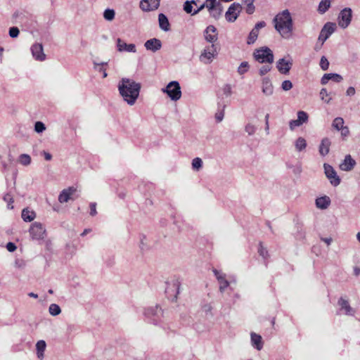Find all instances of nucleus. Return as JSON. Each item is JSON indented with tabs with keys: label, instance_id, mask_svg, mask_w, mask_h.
Here are the masks:
<instances>
[{
	"label": "nucleus",
	"instance_id": "obj_1",
	"mask_svg": "<svg viewBox=\"0 0 360 360\" xmlns=\"http://www.w3.org/2000/svg\"><path fill=\"white\" fill-rule=\"evenodd\" d=\"M120 94L129 105H133L140 93L141 84L129 78H122L118 84Z\"/></svg>",
	"mask_w": 360,
	"mask_h": 360
},
{
	"label": "nucleus",
	"instance_id": "obj_2",
	"mask_svg": "<svg viewBox=\"0 0 360 360\" xmlns=\"http://www.w3.org/2000/svg\"><path fill=\"white\" fill-rule=\"evenodd\" d=\"M276 30L283 38H288L292 31V19L288 9L278 13L273 20Z\"/></svg>",
	"mask_w": 360,
	"mask_h": 360
},
{
	"label": "nucleus",
	"instance_id": "obj_3",
	"mask_svg": "<svg viewBox=\"0 0 360 360\" xmlns=\"http://www.w3.org/2000/svg\"><path fill=\"white\" fill-rule=\"evenodd\" d=\"M253 56L255 60L260 63L271 64L274 62L273 52L266 46L256 49L253 53Z\"/></svg>",
	"mask_w": 360,
	"mask_h": 360
},
{
	"label": "nucleus",
	"instance_id": "obj_4",
	"mask_svg": "<svg viewBox=\"0 0 360 360\" xmlns=\"http://www.w3.org/2000/svg\"><path fill=\"white\" fill-rule=\"evenodd\" d=\"M162 91L166 93L172 101H176L181 97V91L179 83L176 81L170 82Z\"/></svg>",
	"mask_w": 360,
	"mask_h": 360
},
{
	"label": "nucleus",
	"instance_id": "obj_5",
	"mask_svg": "<svg viewBox=\"0 0 360 360\" xmlns=\"http://www.w3.org/2000/svg\"><path fill=\"white\" fill-rule=\"evenodd\" d=\"M166 283L165 293L167 297L172 301L176 300L177 295L179 293L180 281L177 278H172Z\"/></svg>",
	"mask_w": 360,
	"mask_h": 360
},
{
	"label": "nucleus",
	"instance_id": "obj_6",
	"mask_svg": "<svg viewBox=\"0 0 360 360\" xmlns=\"http://www.w3.org/2000/svg\"><path fill=\"white\" fill-rule=\"evenodd\" d=\"M29 232L33 240H43L46 236L45 226L41 223L37 221L31 224Z\"/></svg>",
	"mask_w": 360,
	"mask_h": 360
},
{
	"label": "nucleus",
	"instance_id": "obj_7",
	"mask_svg": "<svg viewBox=\"0 0 360 360\" xmlns=\"http://www.w3.org/2000/svg\"><path fill=\"white\" fill-rule=\"evenodd\" d=\"M217 51L214 44L207 46L200 56L201 62L209 64L217 56Z\"/></svg>",
	"mask_w": 360,
	"mask_h": 360
},
{
	"label": "nucleus",
	"instance_id": "obj_8",
	"mask_svg": "<svg viewBox=\"0 0 360 360\" xmlns=\"http://www.w3.org/2000/svg\"><path fill=\"white\" fill-rule=\"evenodd\" d=\"M352 18V11L350 8L342 9L338 16V25L342 29L347 28L351 23Z\"/></svg>",
	"mask_w": 360,
	"mask_h": 360
},
{
	"label": "nucleus",
	"instance_id": "obj_9",
	"mask_svg": "<svg viewBox=\"0 0 360 360\" xmlns=\"http://www.w3.org/2000/svg\"><path fill=\"white\" fill-rule=\"evenodd\" d=\"M242 6L240 4H232L225 13V18L226 20L231 22H234L238 18Z\"/></svg>",
	"mask_w": 360,
	"mask_h": 360
},
{
	"label": "nucleus",
	"instance_id": "obj_10",
	"mask_svg": "<svg viewBox=\"0 0 360 360\" xmlns=\"http://www.w3.org/2000/svg\"><path fill=\"white\" fill-rule=\"evenodd\" d=\"M336 25L333 22H327L324 25L319 36V41L323 44L328 38L335 32Z\"/></svg>",
	"mask_w": 360,
	"mask_h": 360
},
{
	"label": "nucleus",
	"instance_id": "obj_11",
	"mask_svg": "<svg viewBox=\"0 0 360 360\" xmlns=\"http://www.w3.org/2000/svg\"><path fill=\"white\" fill-rule=\"evenodd\" d=\"M323 167L326 176L329 179L330 184L334 186H338L340 183V179L337 175L333 167L326 163L323 165Z\"/></svg>",
	"mask_w": 360,
	"mask_h": 360
},
{
	"label": "nucleus",
	"instance_id": "obj_12",
	"mask_svg": "<svg viewBox=\"0 0 360 360\" xmlns=\"http://www.w3.org/2000/svg\"><path fill=\"white\" fill-rule=\"evenodd\" d=\"M77 189L72 186L63 190L58 196L59 202H66L68 200H75L76 198H75V195Z\"/></svg>",
	"mask_w": 360,
	"mask_h": 360
},
{
	"label": "nucleus",
	"instance_id": "obj_13",
	"mask_svg": "<svg viewBox=\"0 0 360 360\" xmlns=\"http://www.w3.org/2000/svg\"><path fill=\"white\" fill-rule=\"evenodd\" d=\"M265 26L266 22L264 21H260L257 22L255 25L254 28L250 31L248 37L247 44H254L258 37L259 30L264 27Z\"/></svg>",
	"mask_w": 360,
	"mask_h": 360
},
{
	"label": "nucleus",
	"instance_id": "obj_14",
	"mask_svg": "<svg viewBox=\"0 0 360 360\" xmlns=\"http://www.w3.org/2000/svg\"><path fill=\"white\" fill-rule=\"evenodd\" d=\"M160 0H141L140 8L143 11H155L160 6Z\"/></svg>",
	"mask_w": 360,
	"mask_h": 360
},
{
	"label": "nucleus",
	"instance_id": "obj_15",
	"mask_svg": "<svg viewBox=\"0 0 360 360\" xmlns=\"http://www.w3.org/2000/svg\"><path fill=\"white\" fill-rule=\"evenodd\" d=\"M162 309L158 306H155L154 307H149L146 309L145 314L153 319V321L154 324H158V321L160 320V316H162Z\"/></svg>",
	"mask_w": 360,
	"mask_h": 360
},
{
	"label": "nucleus",
	"instance_id": "obj_16",
	"mask_svg": "<svg viewBox=\"0 0 360 360\" xmlns=\"http://www.w3.org/2000/svg\"><path fill=\"white\" fill-rule=\"evenodd\" d=\"M33 57L39 61H43L46 58V55L44 53L43 46L41 44H34L31 48Z\"/></svg>",
	"mask_w": 360,
	"mask_h": 360
},
{
	"label": "nucleus",
	"instance_id": "obj_17",
	"mask_svg": "<svg viewBox=\"0 0 360 360\" xmlns=\"http://www.w3.org/2000/svg\"><path fill=\"white\" fill-rule=\"evenodd\" d=\"M292 65L291 61H287L285 58H281L276 63V68L280 73L287 75L291 69Z\"/></svg>",
	"mask_w": 360,
	"mask_h": 360
},
{
	"label": "nucleus",
	"instance_id": "obj_18",
	"mask_svg": "<svg viewBox=\"0 0 360 360\" xmlns=\"http://www.w3.org/2000/svg\"><path fill=\"white\" fill-rule=\"evenodd\" d=\"M117 51L120 52L127 51L135 53L136 51V46L134 44H126L120 38L117 39Z\"/></svg>",
	"mask_w": 360,
	"mask_h": 360
},
{
	"label": "nucleus",
	"instance_id": "obj_19",
	"mask_svg": "<svg viewBox=\"0 0 360 360\" xmlns=\"http://www.w3.org/2000/svg\"><path fill=\"white\" fill-rule=\"evenodd\" d=\"M144 46L148 51L156 52L161 49L162 42L158 39L153 38L147 40L144 44Z\"/></svg>",
	"mask_w": 360,
	"mask_h": 360
},
{
	"label": "nucleus",
	"instance_id": "obj_20",
	"mask_svg": "<svg viewBox=\"0 0 360 360\" xmlns=\"http://www.w3.org/2000/svg\"><path fill=\"white\" fill-rule=\"evenodd\" d=\"M262 93L266 96H271L274 93V86L269 77H264L262 80Z\"/></svg>",
	"mask_w": 360,
	"mask_h": 360
},
{
	"label": "nucleus",
	"instance_id": "obj_21",
	"mask_svg": "<svg viewBox=\"0 0 360 360\" xmlns=\"http://www.w3.org/2000/svg\"><path fill=\"white\" fill-rule=\"evenodd\" d=\"M216 32L217 29L214 26L209 25L205 30V39L210 43L214 42L217 39Z\"/></svg>",
	"mask_w": 360,
	"mask_h": 360
},
{
	"label": "nucleus",
	"instance_id": "obj_22",
	"mask_svg": "<svg viewBox=\"0 0 360 360\" xmlns=\"http://www.w3.org/2000/svg\"><path fill=\"white\" fill-rule=\"evenodd\" d=\"M355 164H356L355 160L352 158L350 155H347L345 156L343 162H342L340 165V168L342 171L348 172V171L352 170L354 168Z\"/></svg>",
	"mask_w": 360,
	"mask_h": 360
},
{
	"label": "nucleus",
	"instance_id": "obj_23",
	"mask_svg": "<svg viewBox=\"0 0 360 360\" xmlns=\"http://www.w3.org/2000/svg\"><path fill=\"white\" fill-rule=\"evenodd\" d=\"M343 79L342 77L337 73H328L323 75L321 79V83L323 85H325L328 83L329 80H333L335 82H340Z\"/></svg>",
	"mask_w": 360,
	"mask_h": 360
},
{
	"label": "nucleus",
	"instance_id": "obj_24",
	"mask_svg": "<svg viewBox=\"0 0 360 360\" xmlns=\"http://www.w3.org/2000/svg\"><path fill=\"white\" fill-rule=\"evenodd\" d=\"M331 142L330 139L327 137L323 138L321 140V144L319 146V153L322 156H326L328 154Z\"/></svg>",
	"mask_w": 360,
	"mask_h": 360
},
{
	"label": "nucleus",
	"instance_id": "obj_25",
	"mask_svg": "<svg viewBox=\"0 0 360 360\" xmlns=\"http://www.w3.org/2000/svg\"><path fill=\"white\" fill-rule=\"evenodd\" d=\"M338 304L340 306L341 309L345 310V314L352 316L354 314V309L350 307L349 302L347 300L343 297H340L338 300Z\"/></svg>",
	"mask_w": 360,
	"mask_h": 360
},
{
	"label": "nucleus",
	"instance_id": "obj_26",
	"mask_svg": "<svg viewBox=\"0 0 360 360\" xmlns=\"http://www.w3.org/2000/svg\"><path fill=\"white\" fill-rule=\"evenodd\" d=\"M158 22L160 28L162 30L165 32H168L169 30H170V24L169 20L165 14L160 13L158 15Z\"/></svg>",
	"mask_w": 360,
	"mask_h": 360
},
{
	"label": "nucleus",
	"instance_id": "obj_27",
	"mask_svg": "<svg viewBox=\"0 0 360 360\" xmlns=\"http://www.w3.org/2000/svg\"><path fill=\"white\" fill-rule=\"evenodd\" d=\"M251 342L252 345L256 348L257 350H261L263 347V342L262 340V337L259 335L256 334L255 333H251Z\"/></svg>",
	"mask_w": 360,
	"mask_h": 360
},
{
	"label": "nucleus",
	"instance_id": "obj_28",
	"mask_svg": "<svg viewBox=\"0 0 360 360\" xmlns=\"http://www.w3.org/2000/svg\"><path fill=\"white\" fill-rule=\"evenodd\" d=\"M46 347V344L44 340H39L36 344L37 356L40 360H42L44 357V352Z\"/></svg>",
	"mask_w": 360,
	"mask_h": 360
},
{
	"label": "nucleus",
	"instance_id": "obj_29",
	"mask_svg": "<svg viewBox=\"0 0 360 360\" xmlns=\"http://www.w3.org/2000/svg\"><path fill=\"white\" fill-rule=\"evenodd\" d=\"M22 218L25 221H32L36 217L35 212L28 207L24 208L22 211Z\"/></svg>",
	"mask_w": 360,
	"mask_h": 360
},
{
	"label": "nucleus",
	"instance_id": "obj_30",
	"mask_svg": "<svg viewBox=\"0 0 360 360\" xmlns=\"http://www.w3.org/2000/svg\"><path fill=\"white\" fill-rule=\"evenodd\" d=\"M78 210L81 211L82 213H85L89 211V214L91 216H94L96 214V204H90L89 206H87V204H84V206H82V207H78Z\"/></svg>",
	"mask_w": 360,
	"mask_h": 360
},
{
	"label": "nucleus",
	"instance_id": "obj_31",
	"mask_svg": "<svg viewBox=\"0 0 360 360\" xmlns=\"http://www.w3.org/2000/svg\"><path fill=\"white\" fill-rule=\"evenodd\" d=\"M221 1H220V0H219V1L217 0V4H216V8L212 12V16L214 19H219L222 14L223 6H222Z\"/></svg>",
	"mask_w": 360,
	"mask_h": 360
},
{
	"label": "nucleus",
	"instance_id": "obj_32",
	"mask_svg": "<svg viewBox=\"0 0 360 360\" xmlns=\"http://www.w3.org/2000/svg\"><path fill=\"white\" fill-rule=\"evenodd\" d=\"M332 0H321L319 4L318 11L323 14L326 13L330 6Z\"/></svg>",
	"mask_w": 360,
	"mask_h": 360
},
{
	"label": "nucleus",
	"instance_id": "obj_33",
	"mask_svg": "<svg viewBox=\"0 0 360 360\" xmlns=\"http://www.w3.org/2000/svg\"><path fill=\"white\" fill-rule=\"evenodd\" d=\"M344 119L341 117H335L332 123V127L337 131H340L344 127Z\"/></svg>",
	"mask_w": 360,
	"mask_h": 360
},
{
	"label": "nucleus",
	"instance_id": "obj_34",
	"mask_svg": "<svg viewBox=\"0 0 360 360\" xmlns=\"http://www.w3.org/2000/svg\"><path fill=\"white\" fill-rule=\"evenodd\" d=\"M255 0H243L244 4L246 5L245 11L248 14H252L255 11L254 6Z\"/></svg>",
	"mask_w": 360,
	"mask_h": 360
},
{
	"label": "nucleus",
	"instance_id": "obj_35",
	"mask_svg": "<svg viewBox=\"0 0 360 360\" xmlns=\"http://www.w3.org/2000/svg\"><path fill=\"white\" fill-rule=\"evenodd\" d=\"M307 147L306 140L302 137H299L295 141V148L297 151H302Z\"/></svg>",
	"mask_w": 360,
	"mask_h": 360
},
{
	"label": "nucleus",
	"instance_id": "obj_36",
	"mask_svg": "<svg viewBox=\"0 0 360 360\" xmlns=\"http://www.w3.org/2000/svg\"><path fill=\"white\" fill-rule=\"evenodd\" d=\"M249 69H250V65H249L248 62L243 61L240 64L239 67L238 68L237 71L240 75H243L245 73L248 72Z\"/></svg>",
	"mask_w": 360,
	"mask_h": 360
},
{
	"label": "nucleus",
	"instance_id": "obj_37",
	"mask_svg": "<svg viewBox=\"0 0 360 360\" xmlns=\"http://www.w3.org/2000/svg\"><path fill=\"white\" fill-rule=\"evenodd\" d=\"M115 16V12L113 9L107 8L103 12V18L108 21H112Z\"/></svg>",
	"mask_w": 360,
	"mask_h": 360
},
{
	"label": "nucleus",
	"instance_id": "obj_38",
	"mask_svg": "<svg viewBox=\"0 0 360 360\" xmlns=\"http://www.w3.org/2000/svg\"><path fill=\"white\" fill-rule=\"evenodd\" d=\"M49 311L52 316H57L61 313L60 307L56 304H51L49 307Z\"/></svg>",
	"mask_w": 360,
	"mask_h": 360
},
{
	"label": "nucleus",
	"instance_id": "obj_39",
	"mask_svg": "<svg viewBox=\"0 0 360 360\" xmlns=\"http://www.w3.org/2000/svg\"><path fill=\"white\" fill-rule=\"evenodd\" d=\"M19 162L24 166L30 165L31 163V158L27 154H22L19 157Z\"/></svg>",
	"mask_w": 360,
	"mask_h": 360
},
{
	"label": "nucleus",
	"instance_id": "obj_40",
	"mask_svg": "<svg viewBox=\"0 0 360 360\" xmlns=\"http://www.w3.org/2000/svg\"><path fill=\"white\" fill-rule=\"evenodd\" d=\"M257 130V127L252 122H248L245 127V131L251 136L255 134Z\"/></svg>",
	"mask_w": 360,
	"mask_h": 360
},
{
	"label": "nucleus",
	"instance_id": "obj_41",
	"mask_svg": "<svg viewBox=\"0 0 360 360\" xmlns=\"http://www.w3.org/2000/svg\"><path fill=\"white\" fill-rule=\"evenodd\" d=\"M202 167V160L200 158H195L192 160V167L193 169L198 171Z\"/></svg>",
	"mask_w": 360,
	"mask_h": 360
},
{
	"label": "nucleus",
	"instance_id": "obj_42",
	"mask_svg": "<svg viewBox=\"0 0 360 360\" xmlns=\"http://www.w3.org/2000/svg\"><path fill=\"white\" fill-rule=\"evenodd\" d=\"M297 119L300 120L302 124H303L304 123L307 122L309 116L306 112L300 110L297 112Z\"/></svg>",
	"mask_w": 360,
	"mask_h": 360
},
{
	"label": "nucleus",
	"instance_id": "obj_43",
	"mask_svg": "<svg viewBox=\"0 0 360 360\" xmlns=\"http://www.w3.org/2000/svg\"><path fill=\"white\" fill-rule=\"evenodd\" d=\"M258 253L260 256H262L264 259H266L269 257V253L266 248H264L262 245V243H259Z\"/></svg>",
	"mask_w": 360,
	"mask_h": 360
},
{
	"label": "nucleus",
	"instance_id": "obj_44",
	"mask_svg": "<svg viewBox=\"0 0 360 360\" xmlns=\"http://www.w3.org/2000/svg\"><path fill=\"white\" fill-rule=\"evenodd\" d=\"M192 4H195V1H185L184 4V10L187 13H191L192 15V11H193V6H192Z\"/></svg>",
	"mask_w": 360,
	"mask_h": 360
},
{
	"label": "nucleus",
	"instance_id": "obj_45",
	"mask_svg": "<svg viewBox=\"0 0 360 360\" xmlns=\"http://www.w3.org/2000/svg\"><path fill=\"white\" fill-rule=\"evenodd\" d=\"M219 283V290L223 292L229 285V282L226 279V276L218 281Z\"/></svg>",
	"mask_w": 360,
	"mask_h": 360
},
{
	"label": "nucleus",
	"instance_id": "obj_46",
	"mask_svg": "<svg viewBox=\"0 0 360 360\" xmlns=\"http://www.w3.org/2000/svg\"><path fill=\"white\" fill-rule=\"evenodd\" d=\"M328 96L326 89H322L320 91V97L322 101L326 103H329L331 101V98H326Z\"/></svg>",
	"mask_w": 360,
	"mask_h": 360
},
{
	"label": "nucleus",
	"instance_id": "obj_47",
	"mask_svg": "<svg viewBox=\"0 0 360 360\" xmlns=\"http://www.w3.org/2000/svg\"><path fill=\"white\" fill-rule=\"evenodd\" d=\"M45 129H46V127H45V124L43 122H41L40 121H38V122H37L35 123V124H34V131L37 133H41Z\"/></svg>",
	"mask_w": 360,
	"mask_h": 360
},
{
	"label": "nucleus",
	"instance_id": "obj_48",
	"mask_svg": "<svg viewBox=\"0 0 360 360\" xmlns=\"http://www.w3.org/2000/svg\"><path fill=\"white\" fill-rule=\"evenodd\" d=\"M320 67L323 70H327L329 68V62L326 56H322L320 60Z\"/></svg>",
	"mask_w": 360,
	"mask_h": 360
},
{
	"label": "nucleus",
	"instance_id": "obj_49",
	"mask_svg": "<svg viewBox=\"0 0 360 360\" xmlns=\"http://www.w3.org/2000/svg\"><path fill=\"white\" fill-rule=\"evenodd\" d=\"M270 65L271 64H268V65H264L262 66L260 68V69L259 70V75L263 76V75H266V73H268L271 70V66Z\"/></svg>",
	"mask_w": 360,
	"mask_h": 360
},
{
	"label": "nucleus",
	"instance_id": "obj_50",
	"mask_svg": "<svg viewBox=\"0 0 360 360\" xmlns=\"http://www.w3.org/2000/svg\"><path fill=\"white\" fill-rule=\"evenodd\" d=\"M281 88L284 91H289L292 88V83L290 80H285L282 82Z\"/></svg>",
	"mask_w": 360,
	"mask_h": 360
},
{
	"label": "nucleus",
	"instance_id": "obj_51",
	"mask_svg": "<svg viewBox=\"0 0 360 360\" xmlns=\"http://www.w3.org/2000/svg\"><path fill=\"white\" fill-rule=\"evenodd\" d=\"M19 33L20 31L17 27H12L9 29V36L12 38H16Z\"/></svg>",
	"mask_w": 360,
	"mask_h": 360
},
{
	"label": "nucleus",
	"instance_id": "obj_52",
	"mask_svg": "<svg viewBox=\"0 0 360 360\" xmlns=\"http://www.w3.org/2000/svg\"><path fill=\"white\" fill-rule=\"evenodd\" d=\"M207 1H210V4L205 5V6L208 8V11L212 15V12L216 8V4L217 0H207Z\"/></svg>",
	"mask_w": 360,
	"mask_h": 360
},
{
	"label": "nucleus",
	"instance_id": "obj_53",
	"mask_svg": "<svg viewBox=\"0 0 360 360\" xmlns=\"http://www.w3.org/2000/svg\"><path fill=\"white\" fill-rule=\"evenodd\" d=\"M302 125V123L300 122L298 119L292 120L289 122V127L290 130H294L295 127H300Z\"/></svg>",
	"mask_w": 360,
	"mask_h": 360
},
{
	"label": "nucleus",
	"instance_id": "obj_54",
	"mask_svg": "<svg viewBox=\"0 0 360 360\" xmlns=\"http://www.w3.org/2000/svg\"><path fill=\"white\" fill-rule=\"evenodd\" d=\"M340 131L343 139H345L349 135V129L347 126H344Z\"/></svg>",
	"mask_w": 360,
	"mask_h": 360
},
{
	"label": "nucleus",
	"instance_id": "obj_55",
	"mask_svg": "<svg viewBox=\"0 0 360 360\" xmlns=\"http://www.w3.org/2000/svg\"><path fill=\"white\" fill-rule=\"evenodd\" d=\"M315 202H330V199L327 195H323L322 197L318 198L316 199Z\"/></svg>",
	"mask_w": 360,
	"mask_h": 360
},
{
	"label": "nucleus",
	"instance_id": "obj_56",
	"mask_svg": "<svg viewBox=\"0 0 360 360\" xmlns=\"http://www.w3.org/2000/svg\"><path fill=\"white\" fill-rule=\"evenodd\" d=\"M16 248V245L12 242H9L6 244V249L11 252H14Z\"/></svg>",
	"mask_w": 360,
	"mask_h": 360
},
{
	"label": "nucleus",
	"instance_id": "obj_57",
	"mask_svg": "<svg viewBox=\"0 0 360 360\" xmlns=\"http://www.w3.org/2000/svg\"><path fill=\"white\" fill-rule=\"evenodd\" d=\"M213 273H214V276H216L217 281H219L226 276L225 274L221 273L219 271H218L217 269H213Z\"/></svg>",
	"mask_w": 360,
	"mask_h": 360
},
{
	"label": "nucleus",
	"instance_id": "obj_58",
	"mask_svg": "<svg viewBox=\"0 0 360 360\" xmlns=\"http://www.w3.org/2000/svg\"><path fill=\"white\" fill-rule=\"evenodd\" d=\"M224 110H221L220 112H218L215 115V119L218 122H220L222 121L224 118Z\"/></svg>",
	"mask_w": 360,
	"mask_h": 360
},
{
	"label": "nucleus",
	"instance_id": "obj_59",
	"mask_svg": "<svg viewBox=\"0 0 360 360\" xmlns=\"http://www.w3.org/2000/svg\"><path fill=\"white\" fill-rule=\"evenodd\" d=\"M347 96H354L355 94V89L353 86H349L346 91Z\"/></svg>",
	"mask_w": 360,
	"mask_h": 360
},
{
	"label": "nucleus",
	"instance_id": "obj_60",
	"mask_svg": "<svg viewBox=\"0 0 360 360\" xmlns=\"http://www.w3.org/2000/svg\"><path fill=\"white\" fill-rule=\"evenodd\" d=\"M224 94H226V96H230L231 94V88L229 85H226L224 88Z\"/></svg>",
	"mask_w": 360,
	"mask_h": 360
},
{
	"label": "nucleus",
	"instance_id": "obj_61",
	"mask_svg": "<svg viewBox=\"0 0 360 360\" xmlns=\"http://www.w3.org/2000/svg\"><path fill=\"white\" fill-rule=\"evenodd\" d=\"M42 153L46 160L49 161L52 159V155L49 153L44 150Z\"/></svg>",
	"mask_w": 360,
	"mask_h": 360
},
{
	"label": "nucleus",
	"instance_id": "obj_62",
	"mask_svg": "<svg viewBox=\"0 0 360 360\" xmlns=\"http://www.w3.org/2000/svg\"><path fill=\"white\" fill-rule=\"evenodd\" d=\"M321 240L326 243L328 245H330L331 242L333 241L332 238H321Z\"/></svg>",
	"mask_w": 360,
	"mask_h": 360
},
{
	"label": "nucleus",
	"instance_id": "obj_63",
	"mask_svg": "<svg viewBox=\"0 0 360 360\" xmlns=\"http://www.w3.org/2000/svg\"><path fill=\"white\" fill-rule=\"evenodd\" d=\"M330 204H316L317 208L320 210H326Z\"/></svg>",
	"mask_w": 360,
	"mask_h": 360
},
{
	"label": "nucleus",
	"instance_id": "obj_64",
	"mask_svg": "<svg viewBox=\"0 0 360 360\" xmlns=\"http://www.w3.org/2000/svg\"><path fill=\"white\" fill-rule=\"evenodd\" d=\"M205 7V4H202L197 10L194 11V12L192 13V15H195L198 13L201 10H202Z\"/></svg>",
	"mask_w": 360,
	"mask_h": 360
}]
</instances>
